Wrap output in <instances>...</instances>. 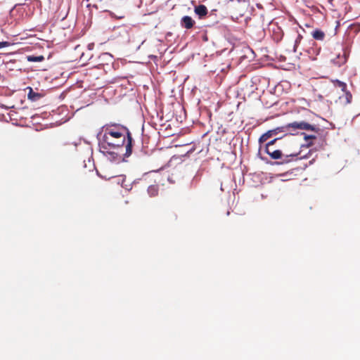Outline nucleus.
I'll list each match as a JSON object with an SVG mask.
<instances>
[{
	"mask_svg": "<svg viewBox=\"0 0 360 360\" xmlns=\"http://www.w3.org/2000/svg\"><path fill=\"white\" fill-rule=\"evenodd\" d=\"M99 150L110 161L120 162L132 152V141L129 129L120 124L105 125L96 136Z\"/></svg>",
	"mask_w": 360,
	"mask_h": 360,
	"instance_id": "f257e3e1",
	"label": "nucleus"
},
{
	"mask_svg": "<svg viewBox=\"0 0 360 360\" xmlns=\"http://www.w3.org/2000/svg\"><path fill=\"white\" fill-rule=\"evenodd\" d=\"M266 153L274 160L282 159V161L279 164L288 163L290 162V158H295L298 155L299 153H291L290 155H283L281 150H272L269 147L266 148ZM278 164V162H277Z\"/></svg>",
	"mask_w": 360,
	"mask_h": 360,
	"instance_id": "f03ea898",
	"label": "nucleus"
},
{
	"mask_svg": "<svg viewBox=\"0 0 360 360\" xmlns=\"http://www.w3.org/2000/svg\"><path fill=\"white\" fill-rule=\"evenodd\" d=\"M287 131L289 129H292L293 130L296 129H301V130H306V131H316L317 128L314 125H311L304 121L301 122H293L291 123H289L285 125Z\"/></svg>",
	"mask_w": 360,
	"mask_h": 360,
	"instance_id": "7ed1b4c3",
	"label": "nucleus"
},
{
	"mask_svg": "<svg viewBox=\"0 0 360 360\" xmlns=\"http://www.w3.org/2000/svg\"><path fill=\"white\" fill-rule=\"evenodd\" d=\"M281 132H287L286 126L277 127L276 129L269 130L262 135L259 139L260 143L266 142L269 139L277 136Z\"/></svg>",
	"mask_w": 360,
	"mask_h": 360,
	"instance_id": "20e7f679",
	"label": "nucleus"
},
{
	"mask_svg": "<svg viewBox=\"0 0 360 360\" xmlns=\"http://www.w3.org/2000/svg\"><path fill=\"white\" fill-rule=\"evenodd\" d=\"M195 22L191 17L185 15L181 20V25L186 29H191L193 27Z\"/></svg>",
	"mask_w": 360,
	"mask_h": 360,
	"instance_id": "39448f33",
	"label": "nucleus"
},
{
	"mask_svg": "<svg viewBox=\"0 0 360 360\" xmlns=\"http://www.w3.org/2000/svg\"><path fill=\"white\" fill-rule=\"evenodd\" d=\"M196 15L199 16L200 18H203L207 13V8L205 5H199L195 7L194 10Z\"/></svg>",
	"mask_w": 360,
	"mask_h": 360,
	"instance_id": "423d86ee",
	"label": "nucleus"
},
{
	"mask_svg": "<svg viewBox=\"0 0 360 360\" xmlns=\"http://www.w3.org/2000/svg\"><path fill=\"white\" fill-rule=\"evenodd\" d=\"M339 98L344 105H347L352 102V95L349 91H345L344 95L340 96Z\"/></svg>",
	"mask_w": 360,
	"mask_h": 360,
	"instance_id": "0eeeda50",
	"label": "nucleus"
},
{
	"mask_svg": "<svg viewBox=\"0 0 360 360\" xmlns=\"http://www.w3.org/2000/svg\"><path fill=\"white\" fill-rule=\"evenodd\" d=\"M41 97L39 93L34 92L32 88H29L27 98L31 101H37Z\"/></svg>",
	"mask_w": 360,
	"mask_h": 360,
	"instance_id": "6e6552de",
	"label": "nucleus"
},
{
	"mask_svg": "<svg viewBox=\"0 0 360 360\" xmlns=\"http://www.w3.org/2000/svg\"><path fill=\"white\" fill-rule=\"evenodd\" d=\"M312 37L316 40H323L325 34L320 30H316L312 32Z\"/></svg>",
	"mask_w": 360,
	"mask_h": 360,
	"instance_id": "1a4fd4ad",
	"label": "nucleus"
},
{
	"mask_svg": "<svg viewBox=\"0 0 360 360\" xmlns=\"http://www.w3.org/2000/svg\"><path fill=\"white\" fill-rule=\"evenodd\" d=\"M27 60L29 62L38 63L43 61L44 60V57L43 56H27Z\"/></svg>",
	"mask_w": 360,
	"mask_h": 360,
	"instance_id": "9d476101",
	"label": "nucleus"
},
{
	"mask_svg": "<svg viewBox=\"0 0 360 360\" xmlns=\"http://www.w3.org/2000/svg\"><path fill=\"white\" fill-rule=\"evenodd\" d=\"M158 188L156 185H151L148 188V193L150 197L155 196L158 194Z\"/></svg>",
	"mask_w": 360,
	"mask_h": 360,
	"instance_id": "9b49d317",
	"label": "nucleus"
},
{
	"mask_svg": "<svg viewBox=\"0 0 360 360\" xmlns=\"http://www.w3.org/2000/svg\"><path fill=\"white\" fill-rule=\"evenodd\" d=\"M333 82L335 86L340 88L343 92L347 91V84L345 82H341L338 79L333 80Z\"/></svg>",
	"mask_w": 360,
	"mask_h": 360,
	"instance_id": "f8f14e48",
	"label": "nucleus"
},
{
	"mask_svg": "<svg viewBox=\"0 0 360 360\" xmlns=\"http://www.w3.org/2000/svg\"><path fill=\"white\" fill-rule=\"evenodd\" d=\"M302 39V34H298L297 37L296 38V39L295 41V44H294V46H293V52L294 53L297 52V46L300 44V43Z\"/></svg>",
	"mask_w": 360,
	"mask_h": 360,
	"instance_id": "ddd939ff",
	"label": "nucleus"
},
{
	"mask_svg": "<svg viewBox=\"0 0 360 360\" xmlns=\"http://www.w3.org/2000/svg\"><path fill=\"white\" fill-rule=\"evenodd\" d=\"M281 139L280 137H276V138H274L273 140H271V141H269V142L266 144V147H269V148H271V146L272 145H274V143H275L277 140H278V139Z\"/></svg>",
	"mask_w": 360,
	"mask_h": 360,
	"instance_id": "4468645a",
	"label": "nucleus"
},
{
	"mask_svg": "<svg viewBox=\"0 0 360 360\" xmlns=\"http://www.w3.org/2000/svg\"><path fill=\"white\" fill-rule=\"evenodd\" d=\"M304 134L305 141H308L309 139H315L316 138L315 135H307L305 134Z\"/></svg>",
	"mask_w": 360,
	"mask_h": 360,
	"instance_id": "2eb2a0df",
	"label": "nucleus"
},
{
	"mask_svg": "<svg viewBox=\"0 0 360 360\" xmlns=\"http://www.w3.org/2000/svg\"><path fill=\"white\" fill-rule=\"evenodd\" d=\"M9 45V42L8 41H1L0 42V49L8 46Z\"/></svg>",
	"mask_w": 360,
	"mask_h": 360,
	"instance_id": "dca6fc26",
	"label": "nucleus"
},
{
	"mask_svg": "<svg viewBox=\"0 0 360 360\" xmlns=\"http://www.w3.org/2000/svg\"><path fill=\"white\" fill-rule=\"evenodd\" d=\"M121 178H122V187H124V186L123 185V181L124 180V176H122Z\"/></svg>",
	"mask_w": 360,
	"mask_h": 360,
	"instance_id": "f3484780",
	"label": "nucleus"
},
{
	"mask_svg": "<svg viewBox=\"0 0 360 360\" xmlns=\"http://www.w3.org/2000/svg\"><path fill=\"white\" fill-rule=\"evenodd\" d=\"M92 46H93V44H89V49H91V48H92Z\"/></svg>",
	"mask_w": 360,
	"mask_h": 360,
	"instance_id": "a211bd4d",
	"label": "nucleus"
},
{
	"mask_svg": "<svg viewBox=\"0 0 360 360\" xmlns=\"http://www.w3.org/2000/svg\"><path fill=\"white\" fill-rule=\"evenodd\" d=\"M92 46H93V44H89V49H91V48H92Z\"/></svg>",
	"mask_w": 360,
	"mask_h": 360,
	"instance_id": "6ab92c4d",
	"label": "nucleus"
},
{
	"mask_svg": "<svg viewBox=\"0 0 360 360\" xmlns=\"http://www.w3.org/2000/svg\"><path fill=\"white\" fill-rule=\"evenodd\" d=\"M103 55H104V56H110V55H109L108 53H104Z\"/></svg>",
	"mask_w": 360,
	"mask_h": 360,
	"instance_id": "aec40b11",
	"label": "nucleus"
},
{
	"mask_svg": "<svg viewBox=\"0 0 360 360\" xmlns=\"http://www.w3.org/2000/svg\"><path fill=\"white\" fill-rule=\"evenodd\" d=\"M311 145V143H309L307 144V146H310Z\"/></svg>",
	"mask_w": 360,
	"mask_h": 360,
	"instance_id": "412c9836",
	"label": "nucleus"
}]
</instances>
